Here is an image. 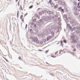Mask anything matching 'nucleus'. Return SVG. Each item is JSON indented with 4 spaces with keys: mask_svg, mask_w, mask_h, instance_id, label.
<instances>
[{
    "mask_svg": "<svg viewBox=\"0 0 80 80\" xmlns=\"http://www.w3.org/2000/svg\"><path fill=\"white\" fill-rule=\"evenodd\" d=\"M79 5H80V3H79V2H78V6H79Z\"/></svg>",
    "mask_w": 80,
    "mask_h": 80,
    "instance_id": "58836bf2",
    "label": "nucleus"
},
{
    "mask_svg": "<svg viewBox=\"0 0 80 80\" xmlns=\"http://www.w3.org/2000/svg\"><path fill=\"white\" fill-rule=\"evenodd\" d=\"M32 42H36V43L37 44L39 43V41H38V38H32Z\"/></svg>",
    "mask_w": 80,
    "mask_h": 80,
    "instance_id": "423d86ee",
    "label": "nucleus"
},
{
    "mask_svg": "<svg viewBox=\"0 0 80 80\" xmlns=\"http://www.w3.org/2000/svg\"><path fill=\"white\" fill-rule=\"evenodd\" d=\"M61 5H62V6H64V5H65V2H62Z\"/></svg>",
    "mask_w": 80,
    "mask_h": 80,
    "instance_id": "9b49d317",
    "label": "nucleus"
},
{
    "mask_svg": "<svg viewBox=\"0 0 80 80\" xmlns=\"http://www.w3.org/2000/svg\"><path fill=\"white\" fill-rule=\"evenodd\" d=\"M58 52H55V55H56V54H57Z\"/></svg>",
    "mask_w": 80,
    "mask_h": 80,
    "instance_id": "09e8293b",
    "label": "nucleus"
},
{
    "mask_svg": "<svg viewBox=\"0 0 80 80\" xmlns=\"http://www.w3.org/2000/svg\"><path fill=\"white\" fill-rule=\"evenodd\" d=\"M19 14V11H18L17 12V14Z\"/></svg>",
    "mask_w": 80,
    "mask_h": 80,
    "instance_id": "79ce46f5",
    "label": "nucleus"
},
{
    "mask_svg": "<svg viewBox=\"0 0 80 80\" xmlns=\"http://www.w3.org/2000/svg\"><path fill=\"white\" fill-rule=\"evenodd\" d=\"M38 51H39V52H40L41 51H42V50L39 49V50H38Z\"/></svg>",
    "mask_w": 80,
    "mask_h": 80,
    "instance_id": "a18cd8bd",
    "label": "nucleus"
},
{
    "mask_svg": "<svg viewBox=\"0 0 80 80\" xmlns=\"http://www.w3.org/2000/svg\"><path fill=\"white\" fill-rule=\"evenodd\" d=\"M63 42L64 43H67V41L65 39H63Z\"/></svg>",
    "mask_w": 80,
    "mask_h": 80,
    "instance_id": "b1692460",
    "label": "nucleus"
},
{
    "mask_svg": "<svg viewBox=\"0 0 80 80\" xmlns=\"http://www.w3.org/2000/svg\"><path fill=\"white\" fill-rule=\"evenodd\" d=\"M45 13V11H42L41 12H39L38 14L39 15H43Z\"/></svg>",
    "mask_w": 80,
    "mask_h": 80,
    "instance_id": "1a4fd4ad",
    "label": "nucleus"
},
{
    "mask_svg": "<svg viewBox=\"0 0 80 80\" xmlns=\"http://www.w3.org/2000/svg\"><path fill=\"white\" fill-rule=\"evenodd\" d=\"M74 10L75 11L74 12V15H78V12H77V11H77V7H74Z\"/></svg>",
    "mask_w": 80,
    "mask_h": 80,
    "instance_id": "0eeeda50",
    "label": "nucleus"
},
{
    "mask_svg": "<svg viewBox=\"0 0 80 80\" xmlns=\"http://www.w3.org/2000/svg\"><path fill=\"white\" fill-rule=\"evenodd\" d=\"M38 4H39L38 3H37V5H38Z\"/></svg>",
    "mask_w": 80,
    "mask_h": 80,
    "instance_id": "e2e57ef3",
    "label": "nucleus"
},
{
    "mask_svg": "<svg viewBox=\"0 0 80 80\" xmlns=\"http://www.w3.org/2000/svg\"><path fill=\"white\" fill-rule=\"evenodd\" d=\"M16 2H18V0H16Z\"/></svg>",
    "mask_w": 80,
    "mask_h": 80,
    "instance_id": "6e6d98bb",
    "label": "nucleus"
},
{
    "mask_svg": "<svg viewBox=\"0 0 80 80\" xmlns=\"http://www.w3.org/2000/svg\"><path fill=\"white\" fill-rule=\"evenodd\" d=\"M61 9H62V7H59V10H61Z\"/></svg>",
    "mask_w": 80,
    "mask_h": 80,
    "instance_id": "c9c22d12",
    "label": "nucleus"
},
{
    "mask_svg": "<svg viewBox=\"0 0 80 80\" xmlns=\"http://www.w3.org/2000/svg\"><path fill=\"white\" fill-rule=\"evenodd\" d=\"M49 3L50 5H51V7H53L54 8H57L58 7V5L56 4V5H55V4L53 2H52V0H50L49 1Z\"/></svg>",
    "mask_w": 80,
    "mask_h": 80,
    "instance_id": "20e7f679",
    "label": "nucleus"
},
{
    "mask_svg": "<svg viewBox=\"0 0 80 80\" xmlns=\"http://www.w3.org/2000/svg\"><path fill=\"white\" fill-rule=\"evenodd\" d=\"M48 51H49V50H47V51H45V53H47V52H48Z\"/></svg>",
    "mask_w": 80,
    "mask_h": 80,
    "instance_id": "2f4dec72",
    "label": "nucleus"
},
{
    "mask_svg": "<svg viewBox=\"0 0 80 80\" xmlns=\"http://www.w3.org/2000/svg\"><path fill=\"white\" fill-rule=\"evenodd\" d=\"M63 18L65 20H67V15L66 14H64L63 16Z\"/></svg>",
    "mask_w": 80,
    "mask_h": 80,
    "instance_id": "9d476101",
    "label": "nucleus"
},
{
    "mask_svg": "<svg viewBox=\"0 0 80 80\" xmlns=\"http://www.w3.org/2000/svg\"><path fill=\"white\" fill-rule=\"evenodd\" d=\"M22 17H23V15H21L20 16V19H22Z\"/></svg>",
    "mask_w": 80,
    "mask_h": 80,
    "instance_id": "7c9ffc66",
    "label": "nucleus"
},
{
    "mask_svg": "<svg viewBox=\"0 0 80 80\" xmlns=\"http://www.w3.org/2000/svg\"><path fill=\"white\" fill-rule=\"evenodd\" d=\"M58 3L59 4H60V5L61 4H62V2L60 1H58Z\"/></svg>",
    "mask_w": 80,
    "mask_h": 80,
    "instance_id": "c85d7f7f",
    "label": "nucleus"
},
{
    "mask_svg": "<svg viewBox=\"0 0 80 80\" xmlns=\"http://www.w3.org/2000/svg\"><path fill=\"white\" fill-rule=\"evenodd\" d=\"M38 23H39V25H42V23L40 22L39 21V22H38Z\"/></svg>",
    "mask_w": 80,
    "mask_h": 80,
    "instance_id": "5701e85b",
    "label": "nucleus"
},
{
    "mask_svg": "<svg viewBox=\"0 0 80 80\" xmlns=\"http://www.w3.org/2000/svg\"><path fill=\"white\" fill-rule=\"evenodd\" d=\"M31 28H32V27H31Z\"/></svg>",
    "mask_w": 80,
    "mask_h": 80,
    "instance_id": "338daca9",
    "label": "nucleus"
},
{
    "mask_svg": "<svg viewBox=\"0 0 80 80\" xmlns=\"http://www.w3.org/2000/svg\"><path fill=\"white\" fill-rule=\"evenodd\" d=\"M32 21L34 22H35L36 21V19H32Z\"/></svg>",
    "mask_w": 80,
    "mask_h": 80,
    "instance_id": "4be33fe9",
    "label": "nucleus"
},
{
    "mask_svg": "<svg viewBox=\"0 0 80 80\" xmlns=\"http://www.w3.org/2000/svg\"><path fill=\"white\" fill-rule=\"evenodd\" d=\"M49 39H51L52 38V36H50L48 37Z\"/></svg>",
    "mask_w": 80,
    "mask_h": 80,
    "instance_id": "cd10ccee",
    "label": "nucleus"
},
{
    "mask_svg": "<svg viewBox=\"0 0 80 80\" xmlns=\"http://www.w3.org/2000/svg\"><path fill=\"white\" fill-rule=\"evenodd\" d=\"M54 1H58V0H54Z\"/></svg>",
    "mask_w": 80,
    "mask_h": 80,
    "instance_id": "603ef678",
    "label": "nucleus"
},
{
    "mask_svg": "<svg viewBox=\"0 0 80 80\" xmlns=\"http://www.w3.org/2000/svg\"><path fill=\"white\" fill-rule=\"evenodd\" d=\"M22 22H23V19H22Z\"/></svg>",
    "mask_w": 80,
    "mask_h": 80,
    "instance_id": "052dcab7",
    "label": "nucleus"
},
{
    "mask_svg": "<svg viewBox=\"0 0 80 80\" xmlns=\"http://www.w3.org/2000/svg\"><path fill=\"white\" fill-rule=\"evenodd\" d=\"M27 48H30V47H28H28H27Z\"/></svg>",
    "mask_w": 80,
    "mask_h": 80,
    "instance_id": "13d9d810",
    "label": "nucleus"
},
{
    "mask_svg": "<svg viewBox=\"0 0 80 80\" xmlns=\"http://www.w3.org/2000/svg\"><path fill=\"white\" fill-rule=\"evenodd\" d=\"M60 18H58V19H60Z\"/></svg>",
    "mask_w": 80,
    "mask_h": 80,
    "instance_id": "0e129e2a",
    "label": "nucleus"
},
{
    "mask_svg": "<svg viewBox=\"0 0 80 80\" xmlns=\"http://www.w3.org/2000/svg\"><path fill=\"white\" fill-rule=\"evenodd\" d=\"M76 49L74 48V49L73 50H72V52H75V51H76Z\"/></svg>",
    "mask_w": 80,
    "mask_h": 80,
    "instance_id": "c756f323",
    "label": "nucleus"
},
{
    "mask_svg": "<svg viewBox=\"0 0 80 80\" xmlns=\"http://www.w3.org/2000/svg\"><path fill=\"white\" fill-rule=\"evenodd\" d=\"M17 18H18V14H17Z\"/></svg>",
    "mask_w": 80,
    "mask_h": 80,
    "instance_id": "8fccbe9b",
    "label": "nucleus"
},
{
    "mask_svg": "<svg viewBox=\"0 0 80 80\" xmlns=\"http://www.w3.org/2000/svg\"><path fill=\"white\" fill-rule=\"evenodd\" d=\"M55 17H56L57 18V17H58V14H57L56 15H55L54 16Z\"/></svg>",
    "mask_w": 80,
    "mask_h": 80,
    "instance_id": "aec40b11",
    "label": "nucleus"
},
{
    "mask_svg": "<svg viewBox=\"0 0 80 80\" xmlns=\"http://www.w3.org/2000/svg\"><path fill=\"white\" fill-rule=\"evenodd\" d=\"M61 52H62V50H61L60 51V53H61Z\"/></svg>",
    "mask_w": 80,
    "mask_h": 80,
    "instance_id": "de8ad7c7",
    "label": "nucleus"
},
{
    "mask_svg": "<svg viewBox=\"0 0 80 80\" xmlns=\"http://www.w3.org/2000/svg\"><path fill=\"white\" fill-rule=\"evenodd\" d=\"M78 20H79V22H80V15L78 17Z\"/></svg>",
    "mask_w": 80,
    "mask_h": 80,
    "instance_id": "6ab92c4d",
    "label": "nucleus"
},
{
    "mask_svg": "<svg viewBox=\"0 0 80 80\" xmlns=\"http://www.w3.org/2000/svg\"><path fill=\"white\" fill-rule=\"evenodd\" d=\"M39 36L41 37V36H42V35H43V33H40L39 34Z\"/></svg>",
    "mask_w": 80,
    "mask_h": 80,
    "instance_id": "a211bd4d",
    "label": "nucleus"
},
{
    "mask_svg": "<svg viewBox=\"0 0 80 80\" xmlns=\"http://www.w3.org/2000/svg\"><path fill=\"white\" fill-rule=\"evenodd\" d=\"M69 28L70 29V31H71V32H73V30H76V32L77 33H80V27L79 26L75 27L73 28V29L71 27H69Z\"/></svg>",
    "mask_w": 80,
    "mask_h": 80,
    "instance_id": "f257e3e1",
    "label": "nucleus"
},
{
    "mask_svg": "<svg viewBox=\"0 0 80 80\" xmlns=\"http://www.w3.org/2000/svg\"><path fill=\"white\" fill-rule=\"evenodd\" d=\"M27 15V14H24V17H25V16H26Z\"/></svg>",
    "mask_w": 80,
    "mask_h": 80,
    "instance_id": "a19ab883",
    "label": "nucleus"
},
{
    "mask_svg": "<svg viewBox=\"0 0 80 80\" xmlns=\"http://www.w3.org/2000/svg\"><path fill=\"white\" fill-rule=\"evenodd\" d=\"M45 13H47L48 15H53V12L52 11H50V10H45L44 11Z\"/></svg>",
    "mask_w": 80,
    "mask_h": 80,
    "instance_id": "39448f33",
    "label": "nucleus"
},
{
    "mask_svg": "<svg viewBox=\"0 0 80 80\" xmlns=\"http://www.w3.org/2000/svg\"><path fill=\"white\" fill-rule=\"evenodd\" d=\"M61 12H64V9H61Z\"/></svg>",
    "mask_w": 80,
    "mask_h": 80,
    "instance_id": "a878e982",
    "label": "nucleus"
},
{
    "mask_svg": "<svg viewBox=\"0 0 80 80\" xmlns=\"http://www.w3.org/2000/svg\"><path fill=\"white\" fill-rule=\"evenodd\" d=\"M40 8H38V10H40Z\"/></svg>",
    "mask_w": 80,
    "mask_h": 80,
    "instance_id": "5fc2aeb1",
    "label": "nucleus"
},
{
    "mask_svg": "<svg viewBox=\"0 0 80 80\" xmlns=\"http://www.w3.org/2000/svg\"><path fill=\"white\" fill-rule=\"evenodd\" d=\"M32 7H33V5H32L31 6H30L29 7V8H32Z\"/></svg>",
    "mask_w": 80,
    "mask_h": 80,
    "instance_id": "bb28decb",
    "label": "nucleus"
},
{
    "mask_svg": "<svg viewBox=\"0 0 80 80\" xmlns=\"http://www.w3.org/2000/svg\"><path fill=\"white\" fill-rule=\"evenodd\" d=\"M52 18H54V16H52Z\"/></svg>",
    "mask_w": 80,
    "mask_h": 80,
    "instance_id": "864d4df0",
    "label": "nucleus"
},
{
    "mask_svg": "<svg viewBox=\"0 0 80 80\" xmlns=\"http://www.w3.org/2000/svg\"><path fill=\"white\" fill-rule=\"evenodd\" d=\"M21 8H22V6H21Z\"/></svg>",
    "mask_w": 80,
    "mask_h": 80,
    "instance_id": "774afa93",
    "label": "nucleus"
},
{
    "mask_svg": "<svg viewBox=\"0 0 80 80\" xmlns=\"http://www.w3.org/2000/svg\"><path fill=\"white\" fill-rule=\"evenodd\" d=\"M46 63H47V64H48V62H46Z\"/></svg>",
    "mask_w": 80,
    "mask_h": 80,
    "instance_id": "bf43d9fd",
    "label": "nucleus"
},
{
    "mask_svg": "<svg viewBox=\"0 0 80 80\" xmlns=\"http://www.w3.org/2000/svg\"><path fill=\"white\" fill-rule=\"evenodd\" d=\"M78 2H79V1H80V0H78Z\"/></svg>",
    "mask_w": 80,
    "mask_h": 80,
    "instance_id": "69168bd1",
    "label": "nucleus"
},
{
    "mask_svg": "<svg viewBox=\"0 0 80 80\" xmlns=\"http://www.w3.org/2000/svg\"><path fill=\"white\" fill-rule=\"evenodd\" d=\"M34 30V32H35V33H37L38 32V30Z\"/></svg>",
    "mask_w": 80,
    "mask_h": 80,
    "instance_id": "4468645a",
    "label": "nucleus"
},
{
    "mask_svg": "<svg viewBox=\"0 0 80 80\" xmlns=\"http://www.w3.org/2000/svg\"><path fill=\"white\" fill-rule=\"evenodd\" d=\"M35 23L33 21L31 23V25H35Z\"/></svg>",
    "mask_w": 80,
    "mask_h": 80,
    "instance_id": "dca6fc26",
    "label": "nucleus"
},
{
    "mask_svg": "<svg viewBox=\"0 0 80 80\" xmlns=\"http://www.w3.org/2000/svg\"><path fill=\"white\" fill-rule=\"evenodd\" d=\"M42 19H40L39 21L40 22H41L42 23H45V21L44 20V19L43 18H42Z\"/></svg>",
    "mask_w": 80,
    "mask_h": 80,
    "instance_id": "6e6552de",
    "label": "nucleus"
},
{
    "mask_svg": "<svg viewBox=\"0 0 80 80\" xmlns=\"http://www.w3.org/2000/svg\"><path fill=\"white\" fill-rule=\"evenodd\" d=\"M71 38H73L74 37H75V36L74 35H72V36H70Z\"/></svg>",
    "mask_w": 80,
    "mask_h": 80,
    "instance_id": "393cba45",
    "label": "nucleus"
},
{
    "mask_svg": "<svg viewBox=\"0 0 80 80\" xmlns=\"http://www.w3.org/2000/svg\"><path fill=\"white\" fill-rule=\"evenodd\" d=\"M44 21H45V23H47V21H50V20H51V18H52V16H46V17L44 18Z\"/></svg>",
    "mask_w": 80,
    "mask_h": 80,
    "instance_id": "7ed1b4c3",
    "label": "nucleus"
},
{
    "mask_svg": "<svg viewBox=\"0 0 80 80\" xmlns=\"http://www.w3.org/2000/svg\"><path fill=\"white\" fill-rule=\"evenodd\" d=\"M60 43H61V44H62V43H63V41H61Z\"/></svg>",
    "mask_w": 80,
    "mask_h": 80,
    "instance_id": "4c0bfd02",
    "label": "nucleus"
},
{
    "mask_svg": "<svg viewBox=\"0 0 80 80\" xmlns=\"http://www.w3.org/2000/svg\"><path fill=\"white\" fill-rule=\"evenodd\" d=\"M58 43H59V42L57 43V44L58 45Z\"/></svg>",
    "mask_w": 80,
    "mask_h": 80,
    "instance_id": "680f3d73",
    "label": "nucleus"
},
{
    "mask_svg": "<svg viewBox=\"0 0 80 80\" xmlns=\"http://www.w3.org/2000/svg\"><path fill=\"white\" fill-rule=\"evenodd\" d=\"M40 45H42L43 44V41H40L39 42Z\"/></svg>",
    "mask_w": 80,
    "mask_h": 80,
    "instance_id": "f3484780",
    "label": "nucleus"
},
{
    "mask_svg": "<svg viewBox=\"0 0 80 80\" xmlns=\"http://www.w3.org/2000/svg\"><path fill=\"white\" fill-rule=\"evenodd\" d=\"M70 23L72 27L75 26V25H78V22L77 20L72 19L70 21Z\"/></svg>",
    "mask_w": 80,
    "mask_h": 80,
    "instance_id": "f03ea898",
    "label": "nucleus"
},
{
    "mask_svg": "<svg viewBox=\"0 0 80 80\" xmlns=\"http://www.w3.org/2000/svg\"><path fill=\"white\" fill-rule=\"evenodd\" d=\"M78 8H80V6H78Z\"/></svg>",
    "mask_w": 80,
    "mask_h": 80,
    "instance_id": "49530a36",
    "label": "nucleus"
},
{
    "mask_svg": "<svg viewBox=\"0 0 80 80\" xmlns=\"http://www.w3.org/2000/svg\"><path fill=\"white\" fill-rule=\"evenodd\" d=\"M64 32H65V29H64Z\"/></svg>",
    "mask_w": 80,
    "mask_h": 80,
    "instance_id": "4d7b16f0",
    "label": "nucleus"
},
{
    "mask_svg": "<svg viewBox=\"0 0 80 80\" xmlns=\"http://www.w3.org/2000/svg\"><path fill=\"white\" fill-rule=\"evenodd\" d=\"M43 41H44V43H45V42H46V39H44V40H43Z\"/></svg>",
    "mask_w": 80,
    "mask_h": 80,
    "instance_id": "e433bc0d",
    "label": "nucleus"
},
{
    "mask_svg": "<svg viewBox=\"0 0 80 80\" xmlns=\"http://www.w3.org/2000/svg\"><path fill=\"white\" fill-rule=\"evenodd\" d=\"M64 10L66 12H68V10H67V8L66 7H64Z\"/></svg>",
    "mask_w": 80,
    "mask_h": 80,
    "instance_id": "2eb2a0df",
    "label": "nucleus"
},
{
    "mask_svg": "<svg viewBox=\"0 0 80 80\" xmlns=\"http://www.w3.org/2000/svg\"><path fill=\"white\" fill-rule=\"evenodd\" d=\"M5 60L7 62H8V61L7 59H6Z\"/></svg>",
    "mask_w": 80,
    "mask_h": 80,
    "instance_id": "c03bdc74",
    "label": "nucleus"
},
{
    "mask_svg": "<svg viewBox=\"0 0 80 80\" xmlns=\"http://www.w3.org/2000/svg\"><path fill=\"white\" fill-rule=\"evenodd\" d=\"M3 58H4L5 60V59H6V58H5V57H3Z\"/></svg>",
    "mask_w": 80,
    "mask_h": 80,
    "instance_id": "3c124183",
    "label": "nucleus"
},
{
    "mask_svg": "<svg viewBox=\"0 0 80 80\" xmlns=\"http://www.w3.org/2000/svg\"><path fill=\"white\" fill-rule=\"evenodd\" d=\"M72 42H74V43H75V42L76 43H77V41L75 40V39H72Z\"/></svg>",
    "mask_w": 80,
    "mask_h": 80,
    "instance_id": "ddd939ff",
    "label": "nucleus"
},
{
    "mask_svg": "<svg viewBox=\"0 0 80 80\" xmlns=\"http://www.w3.org/2000/svg\"><path fill=\"white\" fill-rule=\"evenodd\" d=\"M32 29H30V32H32Z\"/></svg>",
    "mask_w": 80,
    "mask_h": 80,
    "instance_id": "f704fd0d",
    "label": "nucleus"
},
{
    "mask_svg": "<svg viewBox=\"0 0 80 80\" xmlns=\"http://www.w3.org/2000/svg\"><path fill=\"white\" fill-rule=\"evenodd\" d=\"M76 43H77L76 44L77 47V48H78V47H79V44H78V42H76Z\"/></svg>",
    "mask_w": 80,
    "mask_h": 80,
    "instance_id": "f8f14e48",
    "label": "nucleus"
},
{
    "mask_svg": "<svg viewBox=\"0 0 80 80\" xmlns=\"http://www.w3.org/2000/svg\"><path fill=\"white\" fill-rule=\"evenodd\" d=\"M52 57H53V58H55V57L54 56L52 55Z\"/></svg>",
    "mask_w": 80,
    "mask_h": 80,
    "instance_id": "ea45409f",
    "label": "nucleus"
},
{
    "mask_svg": "<svg viewBox=\"0 0 80 80\" xmlns=\"http://www.w3.org/2000/svg\"><path fill=\"white\" fill-rule=\"evenodd\" d=\"M67 26L68 27H69V28H70V27H71V26H70L69 24H68V23L67 24Z\"/></svg>",
    "mask_w": 80,
    "mask_h": 80,
    "instance_id": "412c9836",
    "label": "nucleus"
},
{
    "mask_svg": "<svg viewBox=\"0 0 80 80\" xmlns=\"http://www.w3.org/2000/svg\"><path fill=\"white\" fill-rule=\"evenodd\" d=\"M49 40H50V39L49 38L48 36L47 37V41H48Z\"/></svg>",
    "mask_w": 80,
    "mask_h": 80,
    "instance_id": "473e14b6",
    "label": "nucleus"
},
{
    "mask_svg": "<svg viewBox=\"0 0 80 80\" xmlns=\"http://www.w3.org/2000/svg\"><path fill=\"white\" fill-rule=\"evenodd\" d=\"M27 24L26 25V27L25 28H27Z\"/></svg>",
    "mask_w": 80,
    "mask_h": 80,
    "instance_id": "37998d69",
    "label": "nucleus"
},
{
    "mask_svg": "<svg viewBox=\"0 0 80 80\" xmlns=\"http://www.w3.org/2000/svg\"><path fill=\"white\" fill-rule=\"evenodd\" d=\"M19 60H21V57L20 56L18 58Z\"/></svg>",
    "mask_w": 80,
    "mask_h": 80,
    "instance_id": "72a5a7b5",
    "label": "nucleus"
}]
</instances>
